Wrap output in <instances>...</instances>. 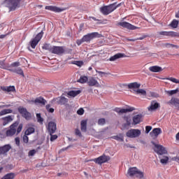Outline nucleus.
<instances>
[{
	"instance_id": "nucleus-1",
	"label": "nucleus",
	"mask_w": 179,
	"mask_h": 179,
	"mask_svg": "<svg viewBox=\"0 0 179 179\" xmlns=\"http://www.w3.org/2000/svg\"><path fill=\"white\" fill-rule=\"evenodd\" d=\"M122 6V3H120L117 4V3H113L112 4H110L108 6H104L103 7L100 8V12L102 15H105L107 16V15H110V13H112V12H114L117 8H120V6Z\"/></svg>"
},
{
	"instance_id": "nucleus-2",
	"label": "nucleus",
	"mask_w": 179,
	"mask_h": 179,
	"mask_svg": "<svg viewBox=\"0 0 179 179\" xmlns=\"http://www.w3.org/2000/svg\"><path fill=\"white\" fill-rule=\"evenodd\" d=\"M3 5L6 8H8L9 12H12V10H16V8H19L20 0H5Z\"/></svg>"
},
{
	"instance_id": "nucleus-3",
	"label": "nucleus",
	"mask_w": 179,
	"mask_h": 179,
	"mask_svg": "<svg viewBox=\"0 0 179 179\" xmlns=\"http://www.w3.org/2000/svg\"><path fill=\"white\" fill-rule=\"evenodd\" d=\"M151 143L154 145V151L157 153L159 156H163V155H167V150L164 146L157 144L155 141H152Z\"/></svg>"
},
{
	"instance_id": "nucleus-4",
	"label": "nucleus",
	"mask_w": 179,
	"mask_h": 179,
	"mask_svg": "<svg viewBox=\"0 0 179 179\" xmlns=\"http://www.w3.org/2000/svg\"><path fill=\"white\" fill-rule=\"evenodd\" d=\"M43 34H44V32L43 31H41L35 36V38L31 39V41L29 42L31 48L34 49V48H36V47H37V44H38V43H40V41L41 40V38H43Z\"/></svg>"
},
{
	"instance_id": "nucleus-5",
	"label": "nucleus",
	"mask_w": 179,
	"mask_h": 179,
	"mask_svg": "<svg viewBox=\"0 0 179 179\" xmlns=\"http://www.w3.org/2000/svg\"><path fill=\"white\" fill-rule=\"evenodd\" d=\"M141 130L138 129H131L129 131H127V132L126 133V136H127V138H138V136H141Z\"/></svg>"
},
{
	"instance_id": "nucleus-6",
	"label": "nucleus",
	"mask_w": 179,
	"mask_h": 179,
	"mask_svg": "<svg viewBox=\"0 0 179 179\" xmlns=\"http://www.w3.org/2000/svg\"><path fill=\"white\" fill-rule=\"evenodd\" d=\"M65 47L64 46H52L51 54L63 55V54H65Z\"/></svg>"
},
{
	"instance_id": "nucleus-7",
	"label": "nucleus",
	"mask_w": 179,
	"mask_h": 179,
	"mask_svg": "<svg viewBox=\"0 0 179 179\" xmlns=\"http://www.w3.org/2000/svg\"><path fill=\"white\" fill-rule=\"evenodd\" d=\"M100 36L101 35L100 34H99V32H92L91 34H87V35H85L83 37V40L84 41V43H87L88 41L93 40V38H100Z\"/></svg>"
},
{
	"instance_id": "nucleus-8",
	"label": "nucleus",
	"mask_w": 179,
	"mask_h": 179,
	"mask_svg": "<svg viewBox=\"0 0 179 179\" xmlns=\"http://www.w3.org/2000/svg\"><path fill=\"white\" fill-rule=\"evenodd\" d=\"M17 125H19V122H15L10 126V129L6 131L7 136H13L15 134H16V128H17Z\"/></svg>"
},
{
	"instance_id": "nucleus-9",
	"label": "nucleus",
	"mask_w": 179,
	"mask_h": 179,
	"mask_svg": "<svg viewBox=\"0 0 179 179\" xmlns=\"http://www.w3.org/2000/svg\"><path fill=\"white\" fill-rule=\"evenodd\" d=\"M108 160H110V157L103 155L98 158L94 159L92 162H94V163H96V164H103V163H107Z\"/></svg>"
},
{
	"instance_id": "nucleus-10",
	"label": "nucleus",
	"mask_w": 179,
	"mask_h": 179,
	"mask_svg": "<svg viewBox=\"0 0 179 179\" xmlns=\"http://www.w3.org/2000/svg\"><path fill=\"white\" fill-rule=\"evenodd\" d=\"M117 25L121 26V27H124V29H127L128 30H136V29H139V27L127 22H119L117 23Z\"/></svg>"
},
{
	"instance_id": "nucleus-11",
	"label": "nucleus",
	"mask_w": 179,
	"mask_h": 179,
	"mask_svg": "<svg viewBox=\"0 0 179 179\" xmlns=\"http://www.w3.org/2000/svg\"><path fill=\"white\" fill-rule=\"evenodd\" d=\"M15 118L14 115H8L6 117H1V121H2V125L3 127H6L8 124H10L12 121H13V119Z\"/></svg>"
},
{
	"instance_id": "nucleus-12",
	"label": "nucleus",
	"mask_w": 179,
	"mask_h": 179,
	"mask_svg": "<svg viewBox=\"0 0 179 179\" xmlns=\"http://www.w3.org/2000/svg\"><path fill=\"white\" fill-rule=\"evenodd\" d=\"M47 10H51V12H55L56 13H59L64 12L65 9L57 7L55 6H47L45 7Z\"/></svg>"
},
{
	"instance_id": "nucleus-13",
	"label": "nucleus",
	"mask_w": 179,
	"mask_h": 179,
	"mask_svg": "<svg viewBox=\"0 0 179 179\" xmlns=\"http://www.w3.org/2000/svg\"><path fill=\"white\" fill-rule=\"evenodd\" d=\"M162 131L161 128H155L151 132H150V136H151L152 139H156L159 135L162 134Z\"/></svg>"
},
{
	"instance_id": "nucleus-14",
	"label": "nucleus",
	"mask_w": 179,
	"mask_h": 179,
	"mask_svg": "<svg viewBox=\"0 0 179 179\" xmlns=\"http://www.w3.org/2000/svg\"><path fill=\"white\" fill-rule=\"evenodd\" d=\"M48 131L50 135L55 134V131H57V124L54 122H50L48 124Z\"/></svg>"
},
{
	"instance_id": "nucleus-15",
	"label": "nucleus",
	"mask_w": 179,
	"mask_h": 179,
	"mask_svg": "<svg viewBox=\"0 0 179 179\" xmlns=\"http://www.w3.org/2000/svg\"><path fill=\"white\" fill-rule=\"evenodd\" d=\"M158 108H160V103L157 102L155 100L152 101L150 106L148 108V111H156Z\"/></svg>"
},
{
	"instance_id": "nucleus-16",
	"label": "nucleus",
	"mask_w": 179,
	"mask_h": 179,
	"mask_svg": "<svg viewBox=\"0 0 179 179\" xmlns=\"http://www.w3.org/2000/svg\"><path fill=\"white\" fill-rule=\"evenodd\" d=\"M166 104L169 106H174L176 108H179V99L176 97H172L171 100H169Z\"/></svg>"
},
{
	"instance_id": "nucleus-17",
	"label": "nucleus",
	"mask_w": 179,
	"mask_h": 179,
	"mask_svg": "<svg viewBox=\"0 0 179 179\" xmlns=\"http://www.w3.org/2000/svg\"><path fill=\"white\" fill-rule=\"evenodd\" d=\"M135 110V108L134 107H130V108H123V109H121L120 108H115V111L116 113H121V114H125L126 113H131V111H134Z\"/></svg>"
},
{
	"instance_id": "nucleus-18",
	"label": "nucleus",
	"mask_w": 179,
	"mask_h": 179,
	"mask_svg": "<svg viewBox=\"0 0 179 179\" xmlns=\"http://www.w3.org/2000/svg\"><path fill=\"white\" fill-rule=\"evenodd\" d=\"M10 149H12V146L9 144L0 147V155H6Z\"/></svg>"
},
{
	"instance_id": "nucleus-19",
	"label": "nucleus",
	"mask_w": 179,
	"mask_h": 179,
	"mask_svg": "<svg viewBox=\"0 0 179 179\" xmlns=\"http://www.w3.org/2000/svg\"><path fill=\"white\" fill-rule=\"evenodd\" d=\"M55 101H56L57 104H61V106H64V104H66V103H68V99L65 98V96H61L55 99Z\"/></svg>"
},
{
	"instance_id": "nucleus-20",
	"label": "nucleus",
	"mask_w": 179,
	"mask_h": 179,
	"mask_svg": "<svg viewBox=\"0 0 179 179\" xmlns=\"http://www.w3.org/2000/svg\"><path fill=\"white\" fill-rule=\"evenodd\" d=\"M142 122V114L136 115L133 117V125H138Z\"/></svg>"
},
{
	"instance_id": "nucleus-21",
	"label": "nucleus",
	"mask_w": 179,
	"mask_h": 179,
	"mask_svg": "<svg viewBox=\"0 0 179 179\" xmlns=\"http://www.w3.org/2000/svg\"><path fill=\"white\" fill-rule=\"evenodd\" d=\"M125 57L126 55L124 53H117L116 55L110 57L108 60L113 62L114 61H117V59H120V58H125Z\"/></svg>"
},
{
	"instance_id": "nucleus-22",
	"label": "nucleus",
	"mask_w": 179,
	"mask_h": 179,
	"mask_svg": "<svg viewBox=\"0 0 179 179\" xmlns=\"http://www.w3.org/2000/svg\"><path fill=\"white\" fill-rule=\"evenodd\" d=\"M8 71L10 72H13L14 73H17V75H20L21 76L24 77V73H23V70L20 67L9 69Z\"/></svg>"
},
{
	"instance_id": "nucleus-23",
	"label": "nucleus",
	"mask_w": 179,
	"mask_h": 179,
	"mask_svg": "<svg viewBox=\"0 0 179 179\" xmlns=\"http://www.w3.org/2000/svg\"><path fill=\"white\" fill-rule=\"evenodd\" d=\"M31 101L35 104H41V106H45V103H47V101L45 100L44 98L41 96L38 97L34 101Z\"/></svg>"
},
{
	"instance_id": "nucleus-24",
	"label": "nucleus",
	"mask_w": 179,
	"mask_h": 179,
	"mask_svg": "<svg viewBox=\"0 0 179 179\" xmlns=\"http://www.w3.org/2000/svg\"><path fill=\"white\" fill-rule=\"evenodd\" d=\"M89 86H99L100 84H99V81L96 80V78L93 77H90L88 78V82H87Z\"/></svg>"
},
{
	"instance_id": "nucleus-25",
	"label": "nucleus",
	"mask_w": 179,
	"mask_h": 179,
	"mask_svg": "<svg viewBox=\"0 0 179 179\" xmlns=\"http://www.w3.org/2000/svg\"><path fill=\"white\" fill-rule=\"evenodd\" d=\"M158 36H164V37H173V31H162L157 32Z\"/></svg>"
},
{
	"instance_id": "nucleus-26",
	"label": "nucleus",
	"mask_w": 179,
	"mask_h": 179,
	"mask_svg": "<svg viewBox=\"0 0 179 179\" xmlns=\"http://www.w3.org/2000/svg\"><path fill=\"white\" fill-rule=\"evenodd\" d=\"M80 93H82V91H80V90H71L67 92V95L69 96L70 97H76V96L80 94Z\"/></svg>"
},
{
	"instance_id": "nucleus-27",
	"label": "nucleus",
	"mask_w": 179,
	"mask_h": 179,
	"mask_svg": "<svg viewBox=\"0 0 179 179\" xmlns=\"http://www.w3.org/2000/svg\"><path fill=\"white\" fill-rule=\"evenodd\" d=\"M162 71H163V69L159 66H152L149 67L150 72L157 73V72H162Z\"/></svg>"
},
{
	"instance_id": "nucleus-28",
	"label": "nucleus",
	"mask_w": 179,
	"mask_h": 179,
	"mask_svg": "<svg viewBox=\"0 0 179 179\" xmlns=\"http://www.w3.org/2000/svg\"><path fill=\"white\" fill-rule=\"evenodd\" d=\"M124 120L127 123L123 124V127L124 129H128V127H131V117H129V116H124Z\"/></svg>"
},
{
	"instance_id": "nucleus-29",
	"label": "nucleus",
	"mask_w": 179,
	"mask_h": 179,
	"mask_svg": "<svg viewBox=\"0 0 179 179\" xmlns=\"http://www.w3.org/2000/svg\"><path fill=\"white\" fill-rule=\"evenodd\" d=\"M81 131L82 132H86L87 131V120H84L81 121Z\"/></svg>"
},
{
	"instance_id": "nucleus-30",
	"label": "nucleus",
	"mask_w": 179,
	"mask_h": 179,
	"mask_svg": "<svg viewBox=\"0 0 179 179\" xmlns=\"http://www.w3.org/2000/svg\"><path fill=\"white\" fill-rule=\"evenodd\" d=\"M128 89H139L141 87V84L134 82V83H131L128 84Z\"/></svg>"
},
{
	"instance_id": "nucleus-31",
	"label": "nucleus",
	"mask_w": 179,
	"mask_h": 179,
	"mask_svg": "<svg viewBox=\"0 0 179 179\" xmlns=\"http://www.w3.org/2000/svg\"><path fill=\"white\" fill-rule=\"evenodd\" d=\"M136 173H138V169L136 167H133V168H130L128 170V174L129 176H130L131 177L132 176H136Z\"/></svg>"
},
{
	"instance_id": "nucleus-32",
	"label": "nucleus",
	"mask_w": 179,
	"mask_h": 179,
	"mask_svg": "<svg viewBox=\"0 0 179 179\" xmlns=\"http://www.w3.org/2000/svg\"><path fill=\"white\" fill-rule=\"evenodd\" d=\"M159 159H160V163L164 165H166L167 164V163H169V157L167 156H164V157L160 156Z\"/></svg>"
},
{
	"instance_id": "nucleus-33",
	"label": "nucleus",
	"mask_w": 179,
	"mask_h": 179,
	"mask_svg": "<svg viewBox=\"0 0 179 179\" xmlns=\"http://www.w3.org/2000/svg\"><path fill=\"white\" fill-rule=\"evenodd\" d=\"M3 92H15L16 89L15 88V86H8V87H3L2 88Z\"/></svg>"
},
{
	"instance_id": "nucleus-34",
	"label": "nucleus",
	"mask_w": 179,
	"mask_h": 179,
	"mask_svg": "<svg viewBox=\"0 0 179 179\" xmlns=\"http://www.w3.org/2000/svg\"><path fill=\"white\" fill-rule=\"evenodd\" d=\"M136 94H141V96H146V90L143 89L133 90Z\"/></svg>"
},
{
	"instance_id": "nucleus-35",
	"label": "nucleus",
	"mask_w": 179,
	"mask_h": 179,
	"mask_svg": "<svg viewBox=\"0 0 179 179\" xmlns=\"http://www.w3.org/2000/svg\"><path fill=\"white\" fill-rule=\"evenodd\" d=\"M89 78L86 76H81L80 77V79L78 80L79 83H86V82H88Z\"/></svg>"
},
{
	"instance_id": "nucleus-36",
	"label": "nucleus",
	"mask_w": 179,
	"mask_h": 179,
	"mask_svg": "<svg viewBox=\"0 0 179 179\" xmlns=\"http://www.w3.org/2000/svg\"><path fill=\"white\" fill-rule=\"evenodd\" d=\"M36 129L34 127H29L24 132L25 135H31V134H34Z\"/></svg>"
},
{
	"instance_id": "nucleus-37",
	"label": "nucleus",
	"mask_w": 179,
	"mask_h": 179,
	"mask_svg": "<svg viewBox=\"0 0 179 179\" xmlns=\"http://www.w3.org/2000/svg\"><path fill=\"white\" fill-rule=\"evenodd\" d=\"M166 94H169V96H173L174 94H177V93H178V88H177L176 90L166 91Z\"/></svg>"
},
{
	"instance_id": "nucleus-38",
	"label": "nucleus",
	"mask_w": 179,
	"mask_h": 179,
	"mask_svg": "<svg viewBox=\"0 0 179 179\" xmlns=\"http://www.w3.org/2000/svg\"><path fill=\"white\" fill-rule=\"evenodd\" d=\"M23 118H25L27 121L31 120V113L27 110L25 113L22 115Z\"/></svg>"
},
{
	"instance_id": "nucleus-39",
	"label": "nucleus",
	"mask_w": 179,
	"mask_h": 179,
	"mask_svg": "<svg viewBox=\"0 0 179 179\" xmlns=\"http://www.w3.org/2000/svg\"><path fill=\"white\" fill-rule=\"evenodd\" d=\"M18 112L20 113V114H21V115L22 117L23 115L27 112V109L23 106H20L18 108Z\"/></svg>"
},
{
	"instance_id": "nucleus-40",
	"label": "nucleus",
	"mask_w": 179,
	"mask_h": 179,
	"mask_svg": "<svg viewBox=\"0 0 179 179\" xmlns=\"http://www.w3.org/2000/svg\"><path fill=\"white\" fill-rule=\"evenodd\" d=\"M170 26L173 27V29H177V27H178V20H173L170 24Z\"/></svg>"
},
{
	"instance_id": "nucleus-41",
	"label": "nucleus",
	"mask_w": 179,
	"mask_h": 179,
	"mask_svg": "<svg viewBox=\"0 0 179 179\" xmlns=\"http://www.w3.org/2000/svg\"><path fill=\"white\" fill-rule=\"evenodd\" d=\"M42 48L43 50H46L49 51V52H51V50H52V46H51V45L50 44L45 43V45H43Z\"/></svg>"
},
{
	"instance_id": "nucleus-42",
	"label": "nucleus",
	"mask_w": 179,
	"mask_h": 179,
	"mask_svg": "<svg viewBox=\"0 0 179 179\" xmlns=\"http://www.w3.org/2000/svg\"><path fill=\"white\" fill-rule=\"evenodd\" d=\"M36 118H37L38 122H39L40 124H43L44 120L43 119V117H41V114L37 113Z\"/></svg>"
},
{
	"instance_id": "nucleus-43",
	"label": "nucleus",
	"mask_w": 179,
	"mask_h": 179,
	"mask_svg": "<svg viewBox=\"0 0 179 179\" xmlns=\"http://www.w3.org/2000/svg\"><path fill=\"white\" fill-rule=\"evenodd\" d=\"M166 80H170L171 82H173V83H179V80H177L175 78L171 77L166 78Z\"/></svg>"
},
{
	"instance_id": "nucleus-44",
	"label": "nucleus",
	"mask_w": 179,
	"mask_h": 179,
	"mask_svg": "<svg viewBox=\"0 0 179 179\" xmlns=\"http://www.w3.org/2000/svg\"><path fill=\"white\" fill-rule=\"evenodd\" d=\"M136 176L138 178H143V172H142L138 169Z\"/></svg>"
},
{
	"instance_id": "nucleus-45",
	"label": "nucleus",
	"mask_w": 179,
	"mask_h": 179,
	"mask_svg": "<svg viewBox=\"0 0 179 179\" xmlns=\"http://www.w3.org/2000/svg\"><path fill=\"white\" fill-rule=\"evenodd\" d=\"M22 141L24 143H29V136L24 134V135L22 137Z\"/></svg>"
},
{
	"instance_id": "nucleus-46",
	"label": "nucleus",
	"mask_w": 179,
	"mask_h": 179,
	"mask_svg": "<svg viewBox=\"0 0 179 179\" xmlns=\"http://www.w3.org/2000/svg\"><path fill=\"white\" fill-rule=\"evenodd\" d=\"M23 129V124H19L18 127L17 128L16 132H17V135L20 134V132H22V129Z\"/></svg>"
},
{
	"instance_id": "nucleus-47",
	"label": "nucleus",
	"mask_w": 179,
	"mask_h": 179,
	"mask_svg": "<svg viewBox=\"0 0 179 179\" xmlns=\"http://www.w3.org/2000/svg\"><path fill=\"white\" fill-rule=\"evenodd\" d=\"M77 114L78 115H83V114H85V110L83 109V108H80V109H78L77 110Z\"/></svg>"
},
{
	"instance_id": "nucleus-48",
	"label": "nucleus",
	"mask_w": 179,
	"mask_h": 179,
	"mask_svg": "<svg viewBox=\"0 0 179 179\" xmlns=\"http://www.w3.org/2000/svg\"><path fill=\"white\" fill-rule=\"evenodd\" d=\"M106 124V119L104 118H101L98 120V124L99 125H104Z\"/></svg>"
},
{
	"instance_id": "nucleus-49",
	"label": "nucleus",
	"mask_w": 179,
	"mask_h": 179,
	"mask_svg": "<svg viewBox=\"0 0 179 179\" xmlns=\"http://www.w3.org/2000/svg\"><path fill=\"white\" fill-rule=\"evenodd\" d=\"M50 141L51 142H54V141H55V139H57L58 136L57 134H50Z\"/></svg>"
},
{
	"instance_id": "nucleus-50",
	"label": "nucleus",
	"mask_w": 179,
	"mask_h": 179,
	"mask_svg": "<svg viewBox=\"0 0 179 179\" xmlns=\"http://www.w3.org/2000/svg\"><path fill=\"white\" fill-rule=\"evenodd\" d=\"M0 68L2 69H6V66L5 65V61L0 60Z\"/></svg>"
},
{
	"instance_id": "nucleus-51",
	"label": "nucleus",
	"mask_w": 179,
	"mask_h": 179,
	"mask_svg": "<svg viewBox=\"0 0 179 179\" xmlns=\"http://www.w3.org/2000/svg\"><path fill=\"white\" fill-rule=\"evenodd\" d=\"M10 66H13V68H16L17 66H20V62H15L10 64Z\"/></svg>"
},
{
	"instance_id": "nucleus-52",
	"label": "nucleus",
	"mask_w": 179,
	"mask_h": 179,
	"mask_svg": "<svg viewBox=\"0 0 179 179\" xmlns=\"http://www.w3.org/2000/svg\"><path fill=\"white\" fill-rule=\"evenodd\" d=\"M3 110H4L6 115L7 114H12V113H13V110H12V109H3Z\"/></svg>"
},
{
	"instance_id": "nucleus-53",
	"label": "nucleus",
	"mask_w": 179,
	"mask_h": 179,
	"mask_svg": "<svg viewBox=\"0 0 179 179\" xmlns=\"http://www.w3.org/2000/svg\"><path fill=\"white\" fill-rule=\"evenodd\" d=\"M36 153V150H31L29 152L28 156H34Z\"/></svg>"
},
{
	"instance_id": "nucleus-54",
	"label": "nucleus",
	"mask_w": 179,
	"mask_h": 179,
	"mask_svg": "<svg viewBox=\"0 0 179 179\" xmlns=\"http://www.w3.org/2000/svg\"><path fill=\"white\" fill-rule=\"evenodd\" d=\"M152 131V126H146L145 127V134H149Z\"/></svg>"
},
{
	"instance_id": "nucleus-55",
	"label": "nucleus",
	"mask_w": 179,
	"mask_h": 179,
	"mask_svg": "<svg viewBox=\"0 0 179 179\" xmlns=\"http://www.w3.org/2000/svg\"><path fill=\"white\" fill-rule=\"evenodd\" d=\"M76 135H77V136H79L80 138H82V133L80 132V130H79V129H76Z\"/></svg>"
},
{
	"instance_id": "nucleus-56",
	"label": "nucleus",
	"mask_w": 179,
	"mask_h": 179,
	"mask_svg": "<svg viewBox=\"0 0 179 179\" xmlns=\"http://www.w3.org/2000/svg\"><path fill=\"white\" fill-rule=\"evenodd\" d=\"M15 145H17V146H20V138L19 137H16L15 138Z\"/></svg>"
},
{
	"instance_id": "nucleus-57",
	"label": "nucleus",
	"mask_w": 179,
	"mask_h": 179,
	"mask_svg": "<svg viewBox=\"0 0 179 179\" xmlns=\"http://www.w3.org/2000/svg\"><path fill=\"white\" fill-rule=\"evenodd\" d=\"M73 64L77 65V66H82L83 65V62L76 61Z\"/></svg>"
},
{
	"instance_id": "nucleus-58",
	"label": "nucleus",
	"mask_w": 179,
	"mask_h": 179,
	"mask_svg": "<svg viewBox=\"0 0 179 179\" xmlns=\"http://www.w3.org/2000/svg\"><path fill=\"white\" fill-rule=\"evenodd\" d=\"M115 139V141H124V138L122 137H120L118 136H114V138Z\"/></svg>"
},
{
	"instance_id": "nucleus-59",
	"label": "nucleus",
	"mask_w": 179,
	"mask_h": 179,
	"mask_svg": "<svg viewBox=\"0 0 179 179\" xmlns=\"http://www.w3.org/2000/svg\"><path fill=\"white\" fill-rule=\"evenodd\" d=\"M96 73H99V75H100V76H103V75H107V73L106 72H103V71H97L96 70Z\"/></svg>"
},
{
	"instance_id": "nucleus-60",
	"label": "nucleus",
	"mask_w": 179,
	"mask_h": 179,
	"mask_svg": "<svg viewBox=\"0 0 179 179\" xmlns=\"http://www.w3.org/2000/svg\"><path fill=\"white\" fill-rule=\"evenodd\" d=\"M83 43H85V41L83 40V38H82L80 40L77 41V44L78 45H80Z\"/></svg>"
},
{
	"instance_id": "nucleus-61",
	"label": "nucleus",
	"mask_w": 179,
	"mask_h": 179,
	"mask_svg": "<svg viewBox=\"0 0 179 179\" xmlns=\"http://www.w3.org/2000/svg\"><path fill=\"white\" fill-rule=\"evenodd\" d=\"M172 37H179V33L172 31Z\"/></svg>"
},
{
	"instance_id": "nucleus-62",
	"label": "nucleus",
	"mask_w": 179,
	"mask_h": 179,
	"mask_svg": "<svg viewBox=\"0 0 179 179\" xmlns=\"http://www.w3.org/2000/svg\"><path fill=\"white\" fill-rule=\"evenodd\" d=\"M148 57H154V58H156V57H157V54L156 53H149L148 55Z\"/></svg>"
},
{
	"instance_id": "nucleus-63",
	"label": "nucleus",
	"mask_w": 179,
	"mask_h": 179,
	"mask_svg": "<svg viewBox=\"0 0 179 179\" xmlns=\"http://www.w3.org/2000/svg\"><path fill=\"white\" fill-rule=\"evenodd\" d=\"M152 97H159V94H156L155 92H150Z\"/></svg>"
},
{
	"instance_id": "nucleus-64",
	"label": "nucleus",
	"mask_w": 179,
	"mask_h": 179,
	"mask_svg": "<svg viewBox=\"0 0 179 179\" xmlns=\"http://www.w3.org/2000/svg\"><path fill=\"white\" fill-rule=\"evenodd\" d=\"M172 162H179V157H175L171 159Z\"/></svg>"
}]
</instances>
